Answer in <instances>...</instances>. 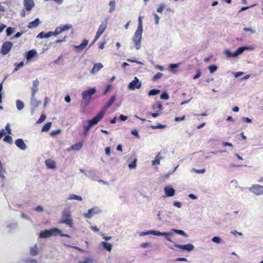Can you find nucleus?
I'll return each mask as SVG.
<instances>
[{"label": "nucleus", "mask_w": 263, "mask_h": 263, "mask_svg": "<svg viewBox=\"0 0 263 263\" xmlns=\"http://www.w3.org/2000/svg\"><path fill=\"white\" fill-rule=\"evenodd\" d=\"M103 67V65L101 63H96L92 69L90 71V73L92 74H96Z\"/></svg>", "instance_id": "obj_21"}, {"label": "nucleus", "mask_w": 263, "mask_h": 263, "mask_svg": "<svg viewBox=\"0 0 263 263\" xmlns=\"http://www.w3.org/2000/svg\"><path fill=\"white\" fill-rule=\"evenodd\" d=\"M179 65V64H171L169 66V69L171 71H173L174 69L177 68Z\"/></svg>", "instance_id": "obj_56"}, {"label": "nucleus", "mask_w": 263, "mask_h": 263, "mask_svg": "<svg viewBox=\"0 0 263 263\" xmlns=\"http://www.w3.org/2000/svg\"><path fill=\"white\" fill-rule=\"evenodd\" d=\"M174 246L179 249L186 250L188 252H190V251L193 250L194 248V246L191 243H188L186 245H178L176 243H174Z\"/></svg>", "instance_id": "obj_15"}, {"label": "nucleus", "mask_w": 263, "mask_h": 263, "mask_svg": "<svg viewBox=\"0 0 263 263\" xmlns=\"http://www.w3.org/2000/svg\"><path fill=\"white\" fill-rule=\"evenodd\" d=\"M174 234L173 232L171 231L170 232H160L159 231L154 230V235L159 236H165L167 240L172 242V240L170 238L171 236Z\"/></svg>", "instance_id": "obj_14"}, {"label": "nucleus", "mask_w": 263, "mask_h": 263, "mask_svg": "<svg viewBox=\"0 0 263 263\" xmlns=\"http://www.w3.org/2000/svg\"><path fill=\"white\" fill-rule=\"evenodd\" d=\"M201 72L200 70H198L197 71V73H196V75L194 77L193 79L194 80L197 79L201 76Z\"/></svg>", "instance_id": "obj_61"}, {"label": "nucleus", "mask_w": 263, "mask_h": 263, "mask_svg": "<svg viewBox=\"0 0 263 263\" xmlns=\"http://www.w3.org/2000/svg\"><path fill=\"white\" fill-rule=\"evenodd\" d=\"M37 52L34 49H31L26 53V59L28 61H30L32 59L37 55Z\"/></svg>", "instance_id": "obj_19"}, {"label": "nucleus", "mask_w": 263, "mask_h": 263, "mask_svg": "<svg viewBox=\"0 0 263 263\" xmlns=\"http://www.w3.org/2000/svg\"><path fill=\"white\" fill-rule=\"evenodd\" d=\"M116 99V95H113L110 100L106 103L102 109L98 113L96 117L100 120H101L104 116L106 110L114 103Z\"/></svg>", "instance_id": "obj_5"}, {"label": "nucleus", "mask_w": 263, "mask_h": 263, "mask_svg": "<svg viewBox=\"0 0 263 263\" xmlns=\"http://www.w3.org/2000/svg\"><path fill=\"white\" fill-rule=\"evenodd\" d=\"M60 133H61V130L59 129L54 130H52L50 133V135L52 136H54L59 134Z\"/></svg>", "instance_id": "obj_58"}, {"label": "nucleus", "mask_w": 263, "mask_h": 263, "mask_svg": "<svg viewBox=\"0 0 263 263\" xmlns=\"http://www.w3.org/2000/svg\"><path fill=\"white\" fill-rule=\"evenodd\" d=\"M165 127H166V125H162L161 124H158L157 125H156V126L155 125H151V128L153 129H157V128L161 129V128H165Z\"/></svg>", "instance_id": "obj_50"}, {"label": "nucleus", "mask_w": 263, "mask_h": 263, "mask_svg": "<svg viewBox=\"0 0 263 263\" xmlns=\"http://www.w3.org/2000/svg\"><path fill=\"white\" fill-rule=\"evenodd\" d=\"M62 33L61 28L59 27L56 28L54 32L51 31L52 36H57Z\"/></svg>", "instance_id": "obj_45"}, {"label": "nucleus", "mask_w": 263, "mask_h": 263, "mask_svg": "<svg viewBox=\"0 0 263 263\" xmlns=\"http://www.w3.org/2000/svg\"><path fill=\"white\" fill-rule=\"evenodd\" d=\"M119 120L121 121H125V120H127V116H125L123 115H121L120 116H119Z\"/></svg>", "instance_id": "obj_64"}, {"label": "nucleus", "mask_w": 263, "mask_h": 263, "mask_svg": "<svg viewBox=\"0 0 263 263\" xmlns=\"http://www.w3.org/2000/svg\"><path fill=\"white\" fill-rule=\"evenodd\" d=\"M39 252V249L37 247V245L35 244L30 249V254L31 256H36Z\"/></svg>", "instance_id": "obj_26"}, {"label": "nucleus", "mask_w": 263, "mask_h": 263, "mask_svg": "<svg viewBox=\"0 0 263 263\" xmlns=\"http://www.w3.org/2000/svg\"><path fill=\"white\" fill-rule=\"evenodd\" d=\"M15 144L21 150H26L27 148L26 144L24 143L22 139H18L15 140Z\"/></svg>", "instance_id": "obj_18"}, {"label": "nucleus", "mask_w": 263, "mask_h": 263, "mask_svg": "<svg viewBox=\"0 0 263 263\" xmlns=\"http://www.w3.org/2000/svg\"><path fill=\"white\" fill-rule=\"evenodd\" d=\"M165 8H166L165 4L164 3H161L159 7L157 8V11L159 13H161Z\"/></svg>", "instance_id": "obj_42"}, {"label": "nucleus", "mask_w": 263, "mask_h": 263, "mask_svg": "<svg viewBox=\"0 0 263 263\" xmlns=\"http://www.w3.org/2000/svg\"><path fill=\"white\" fill-rule=\"evenodd\" d=\"M127 87L129 90L139 89L141 87V83L137 77H135L134 80L129 83Z\"/></svg>", "instance_id": "obj_10"}, {"label": "nucleus", "mask_w": 263, "mask_h": 263, "mask_svg": "<svg viewBox=\"0 0 263 263\" xmlns=\"http://www.w3.org/2000/svg\"><path fill=\"white\" fill-rule=\"evenodd\" d=\"M68 200H77L79 201H81L82 200V198L81 196L75 195V194H70L68 198Z\"/></svg>", "instance_id": "obj_32"}, {"label": "nucleus", "mask_w": 263, "mask_h": 263, "mask_svg": "<svg viewBox=\"0 0 263 263\" xmlns=\"http://www.w3.org/2000/svg\"><path fill=\"white\" fill-rule=\"evenodd\" d=\"M109 6H110L109 12H112L115 9V2L114 1H110L109 3Z\"/></svg>", "instance_id": "obj_39"}, {"label": "nucleus", "mask_w": 263, "mask_h": 263, "mask_svg": "<svg viewBox=\"0 0 263 263\" xmlns=\"http://www.w3.org/2000/svg\"><path fill=\"white\" fill-rule=\"evenodd\" d=\"M88 40H84L83 41L82 43L80 45L75 46V48L77 50L81 51V50H83L86 47V46L88 44Z\"/></svg>", "instance_id": "obj_25"}, {"label": "nucleus", "mask_w": 263, "mask_h": 263, "mask_svg": "<svg viewBox=\"0 0 263 263\" xmlns=\"http://www.w3.org/2000/svg\"><path fill=\"white\" fill-rule=\"evenodd\" d=\"M107 25V20L106 19L105 21L103 22L99 26V27L97 30L96 36L95 37V39L92 43L93 44L95 42H96L98 39L100 37V36L102 34V33L105 31L106 29Z\"/></svg>", "instance_id": "obj_6"}, {"label": "nucleus", "mask_w": 263, "mask_h": 263, "mask_svg": "<svg viewBox=\"0 0 263 263\" xmlns=\"http://www.w3.org/2000/svg\"><path fill=\"white\" fill-rule=\"evenodd\" d=\"M154 16L155 17V23L156 25H158L159 24V17L157 14L156 13H154Z\"/></svg>", "instance_id": "obj_60"}, {"label": "nucleus", "mask_w": 263, "mask_h": 263, "mask_svg": "<svg viewBox=\"0 0 263 263\" xmlns=\"http://www.w3.org/2000/svg\"><path fill=\"white\" fill-rule=\"evenodd\" d=\"M60 28H61L62 32L65 31H66L71 28V26L69 25H65L59 26Z\"/></svg>", "instance_id": "obj_44"}, {"label": "nucleus", "mask_w": 263, "mask_h": 263, "mask_svg": "<svg viewBox=\"0 0 263 263\" xmlns=\"http://www.w3.org/2000/svg\"><path fill=\"white\" fill-rule=\"evenodd\" d=\"M24 6L27 11H30L34 6L33 0H24Z\"/></svg>", "instance_id": "obj_17"}, {"label": "nucleus", "mask_w": 263, "mask_h": 263, "mask_svg": "<svg viewBox=\"0 0 263 263\" xmlns=\"http://www.w3.org/2000/svg\"><path fill=\"white\" fill-rule=\"evenodd\" d=\"M243 30L245 31H249L252 34H254L255 33V30H253L252 28L245 27V28H243Z\"/></svg>", "instance_id": "obj_59"}, {"label": "nucleus", "mask_w": 263, "mask_h": 263, "mask_svg": "<svg viewBox=\"0 0 263 263\" xmlns=\"http://www.w3.org/2000/svg\"><path fill=\"white\" fill-rule=\"evenodd\" d=\"M15 31V29L11 27H9L6 29L7 36H10Z\"/></svg>", "instance_id": "obj_41"}, {"label": "nucleus", "mask_w": 263, "mask_h": 263, "mask_svg": "<svg viewBox=\"0 0 263 263\" xmlns=\"http://www.w3.org/2000/svg\"><path fill=\"white\" fill-rule=\"evenodd\" d=\"M60 223H64L70 228H72L73 223L71 218V213L69 209H65L62 213V217Z\"/></svg>", "instance_id": "obj_2"}, {"label": "nucleus", "mask_w": 263, "mask_h": 263, "mask_svg": "<svg viewBox=\"0 0 263 263\" xmlns=\"http://www.w3.org/2000/svg\"><path fill=\"white\" fill-rule=\"evenodd\" d=\"M209 69L210 72L212 73L217 70V67L215 65H211L209 66Z\"/></svg>", "instance_id": "obj_48"}, {"label": "nucleus", "mask_w": 263, "mask_h": 263, "mask_svg": "<svg viewBox=\"0 0 263 263\" xmlns=\"http://www.w3.org/2000/svg\"><path fill=\"white\" fill-rule=\"evenodd\" d=\"M162 108H163V107H162V105L161 104V103L159 102L156 103L155 104H154L153 106V109L154 110H155L156 109H158L161 110L162 109Z\"/></svg>", "instance_id": "obj_46"}, {"label": "nucleus", "mask_w": 263, "mask_h": 263, "mask_svg": "<svg viewBox=\"0 0 263 263\" xmlns=\"http://www.w3.org/2000/svg\"><path fill=\"white\" fill-rule=\"evenodd\" d=\"M164 192L167 197H172L175 195V190L170 186H166L164 187Z\"/></svg>", "instance_id": "obj_20"}, {"label": "nucleus", "mask_w": 263, "mask_h": 263, "mask_svg": "<svg viewBox=\"0 0 263 263\" xmlns=\"http://www.w3.org/2000/svg\"><path fill=\"white\" fill-rule=\"evenodd\" d=\"M101 245L103 248L107 251L110 252L112 249V245L106 241H102L101 243Z\"/></svg>", "instance_id": "obj_27"}, {"label": "nucleus", "mask_w": 263, "mask_h": 263, "mask_svg": "<svg viewBox=\"0 0 263 263\" xmlns=\"http://www.w3.org/2000/svg\"><path fill=\"white\" fill-rule=\"evenodd\" d=\"M142 32V21L141 16H140L138 18V26L133 37V41L135 44V47L137 50H139L141 47Z\"/></svg>", "instance_id": "obj_1"}, {"label": "nucleus", "mask_w": 263, "mask_h": 263, "mask_svg": "<svg viewBox=\"0 0 263 263\" xmlns=\"http://www.w3.org/2000/svg\"><path fill=\"white\" fill-rule=\"evenodd\" d=\"M149 234H154V230H149L146 232H141L139 233V235L141 236H144L145 235H149Z\"/></svg>", "instance_id": "obj_37"}, {"label": "nucleus", "mask_w": 263, "mask_h": 263, "mask_svg": "<svg viewBox=\"0 0 263 263\" xmlns=\"http://www.w3.org/2000/svg\"><path fill=\"white\" fill-rule=\"evenodd\" d=\"M102 212V210L99 207L94 206L89 209L87 213H84L83 216L86 218L90 219L94 215L101 213Z\"/></svg>", "instance_id": "obj_7"}, {"label": "nucleus", "mask_w": 263, "mask_h": 263, "mask_svg": "<svg viewBox=\"0 0 263 263\" xmlns=\"http://www.w3.org/2000/svg\"><path fill=\"white\" fill-rule=\"evenodd\" d=\"M35 210L38 212H42L44 211V208L43 206H42L41 205H38L35 209Z\"/></svg>", "instance_id": "obj_63"}, {"label": "nucleus", "mask_w": 263, "mask_h": 263, "mask_svg": "<svg viewBox=\"0 0 263 263\" xmlns=\"http://www.w3.org/2000/svg\"><path fill=\"white\" fill-rule=\"evenodd\" d=\"M41 23V21L39 18H36L34 21L29 23L27 27L29 29H33L36 28Z\"/></svg>", "instance_id": "obj_23"}, {"label": "nucleus", "mask_w": 263, "mask_h": 263, "mask_svg": "<svg viewBox=\"0 0 263 263\" xmlns=\"http://www.w3.org/2000/svg\"><path fill=\"white\" fill-rule=\"evenodd\" d=\"M86 177L90 178L91 179L96 181L99 178V177L97 176L96 171L94 170H89L88 172L86 173Z\"/></svg>", "instance_id": "obj_22"}, {"label": "nucleus", "mask_w": 263, "mask_h": 263, "mask_svg": "<svg viewBox=\"0 0 263 263\" xmlns=\"http://www.w3.org/2000/svg\"><path fill=\"white\" fill-rule=\"evenodd\" d=\"M3 140L5 142H7L9 144L12 143V141H13L12 138L11 136H10L9 135L6 136Z\"/></svg>", "instance_id": "obj_43"}, {"label": "nucleus", "mask_w": 263, "mask_h": 263, "mask_svg": "<svg viewBox=\"0 0 263 263\" xmlns=\"http://www.w3.org/2000/svg\"><path fill=\"white\" fill-rule=\"evenodd\" d=\"M250 48L248 46H242L239 47L236 51L232 53L229 49H227L224 51L225 54L228 58H236L241 54L245 50L250 49Z\"/></svg>", "instance_id": "obj_4"}, {"label": "nucleus", "mask_w": 263, "mask_h": 263, "mask_svg": "<svg viewBox=\"0 0 263 263\" xmlns=\"http://www.w3.org/2000/svg\"><path fill=\"white\" fill-rule=\"evenodd\" d=\"M93 262V259L91 258H86L84 260L79 261L80 263H92Z\"/></svg>", "instance_id": "obj_47"}, {"label": "nucleus", "mask_w": 263, "mask_h": 263, "mask_svg": "<svg viewBox=\"0 0 263 263\" xmlns=\"http://www.w3.org/2000/svg\"><path fill=\"white\" fill-rule=\"evenodd\" d=\"M172 231L173 232V233H177L179 235H182L185 237H187L188 236L187 234L185 232H184L183 230L173 229H172Z\"/></svg>", "instance_id": "obj_31"}, {"label": "nucleus", "mask_w": 263, "mask_h": 263, "mask_svg": "<svg viewBox=\"0 0 263 263\" xmlns=\"http://www.w3.org/2000/svg\"><path fill=\"white\" fill-rule=\"evenodd\" d=\"M5 172V169L4 168L1 162L0 161V178L4 179L5 178V176L4 174Z\"/></svg>", "instance_id": "obj_38"}, {"label": "nucleus", "mask_w": 263, "mask_h": 263, "mask_svg": "<svg viewBox=\"0 0 263 263\" xmlns=\"http://www.w3.org/2000/svg\"><path fill=\"white\" fill-rule=\"evenodd\" d=\"M13 43L9 41H6L3 43L0 53L3 55H6L11 49Z\"/></svg>", "instance_id": "obj_9"}, {"label": "nucleus", "mask_w": 263, "mask_h": 263, "mask_svg": "<svg viewBox=\"0 0 263 263\" xmlns=\"http://www.w3.org/2000/svg\"><path fill=\"white\" fill-rule=\"evenodd\" d=\"M52 36L51 31L48 32L47 33H45L42 31L40 32L37 36V38L39 39H43V38H48Z\"/></svg>", "instance_id": "obj_24"}, {"label": "nucleus", "mask_w": 263, "mask_h": 263, "mask_svg": "<svg viewBox=\"0 0 263 263\" xmlns=\"http://www.w3.org/2000/svg\"><path fill=\"white\" fill-rule=\"evenodd\" d=\"M16 106L18 110H22L25 106L24 102L20 100L16 101Z\"/></svg>", "instance_id": "obj_30"}, {"label": "nucleus", "mask_w": 263, "mask_h": 263, "mask_svg": "<svg viewBox=\"0 0 263 263\" xmlns=\"http://www.w3.org/2000/svg\"><path fill=\"white\" fill-rule=\"evenodd\" d=\"M160 92V90L157 89H153L149 91L148 92V95L151 96H155L156 95Z\"/></svg>", "instance_id": "obj_35"}, {"label": "nucleus", "mask_w": 263, "mask_h": 263, "mask_svg": "<svg viewBox=\"0 0 263 263\" xmlns=\"http://www.w3.org/2000/svg\"><path fill=\"white\" fill-rule=\"evenodd\" d=\"M159 155H160V153H159L158 154V155L156 156V159L152 161V164L153 165H154L155 164H160V161L161 159V157H159Z\"/></svg>", "instance_id": "obj_40"}, {"label": "nucleus", "mask_w": 263, "mask_h": 263, "mask_svg": "<svg viewBox=\"0 0 263 263\" xmlns=\"http://www.w3.org/2000/svg\"><path fill=\"white\" fill-rule=\"evenodd\" d=\"M250 191L256 195L263 194V186L258 184H254L249 189Z\"/></svg>", "instance_id": "obj_12"}, {"label": "nucleus", "mask_w": 263, "mask_h": 263, "mask_svg": "<svg viewBox=\"0 0 263 263\" xmlns=\"http://www.w3.org/2000/svg\"><path fill=\"white\" fill-rule=\"evenodd\" d=\"M46 119V116L44 114H42L39 119L37 121V123H41L45 121Z\"/></svg>", "instance_id": "obj_55"}, {"label": "nucleus", "mask_w": 263, "mask_h": 263, "mask_svg": "<svg viewBox=\"0 0 263 263\" xmlns=\"http://www.w3.org/2000/svg\"><path fill=\"white\" fill-rule=\"evenodd\" d=\"M7 228L8 229V231L11 232L17 228V222H12L7 225Z\"/></svg>", "instance_id": "obj_29"}, {"label": "nucleus", "mask_w": 263, "mask_h": 263, "mask_svg": "<svg viewBox=\"0 0 263 263\" xmlns=\"http://www.w3.org/2000/svg\"><path fill=\"white\" fill-rule=\"evenodd\" d=\"M51 126V122H48L46 123L42 128V132H47L49 130V129L50 128Z\"/></svg>", "instance_id": "obj_33"}, {"label": "nucleus", "mask_w": 263, "mask_h": 263, "mask_svg": "<svg viewBox=\"0 0 263 263\" xmlns=\"http://www.w3.org/2000/svg\"><path fill=\"white\" fill-rule=\"evenodd\" d=\"M127 61L130 62L137 63V64H143V63L141 62L137 61L136 59V58H133L132 59H127Z\"/></svg>", "instance_id": "obj_57"}, {"label": "nucleus", "mask_w": 263, "mask_h": 263, "mask_svg": "<svg viewBox=\"0 0 263 263\" xmlns=\"http://www.w3.org/2000/svg\"><path fill=\"white\" fill-rule=\"evenodd\" d=\"M39 81L37 79L34 80L32 82V87L31 88V96L35 97L36 93L39 91Z\"/></svg>", "instance_id": "obj_16"}, {"label": "nucleus", "mask_w": 263, "mask_h": 263, "mask_svg": "<svg viewBox=\"0 0 263 263\" xmlns=\"http://www.w3.org/2000/svg\"><path fill=\"white\" fill-rule=\"evenodd\" d=\"M62 231L57 228L51 229L50 230H45L41 231L40 233V238H46L52 236H57L58 234L61 233Z\"/></svg>", "instance_id": "obj_3"}, {"label": "nucleus", "mask_w": 263, "mask_h": 263, "mask_svg": "<svg viewBox=\"0 0 263 263\" xmlns=\"http://www.w3.org/2000/svg\"><path fill=\"white\" fill-rule=\"evenodd\" d=\"M160 98L163 100H167L169 99V96L167 92H164L161 95Z\"/></svg>", "instance_id": "obj_51"}, {"label": "nucleus", "mask_w": 263, "mask_h": 263, "mask_svg": "<svg viewBox=\"0 0 263 263\" xmlns=\"http://www.w3.org/2000/svg\"><path fill=\"white\" fill-rule=\"evenodd\" d=\"M82 146V143H78L77 144H75L71 146V148L73 150H76L79 151L80 150Z\"/></svg>", "instance_id": "obj_34"}, {"label": "nucleus", "mask_w": 263, "mask_h": 263, "mask_svg": "<svg viewBox=\"0 0 263 263\" xmlns=\"http://www.w3.org/2000/svg\"><path fill=\"white\" fill-rule=\"evenodd\" d=\"M46 165L50 168L53 169L55 168V164L54 161L48 159L45 161Z\"/></svg>", "instance_id": "obj_28"}, {"label": "nucleus", "mask_w": 263, "mask_h": 263, "mask_svg": "<svg viewBox=\"0 0 263 263\" xmlns=\"http://www.w3.org/2000/svg\"><path fill=\"white\" fill-rule=\"evenodd\" d=\"M128 162L132 161H137V157L135 154H133L128 159Z\"/></svg>", "instance_id": "obj_52"}, {"label": "nucleus", "mask_w": 263, "mask_h": 263, "mask_svg": "<svg viewBox=\"0 0 263 263\" xmlns=\"http://www.w3.org/2000/svg\"><path fill=\"white\" fill-rule=\"evenodd\" d=\"M137 161H132L129 162L128 167L130 169H134L136 167Z\"/></svg>", "instance_id": "obj_54"}, {"label": "nucleus", "mask_w": 263, "mask_h": 263, "mask_svg": "<svg viewBox=\"0 0 263 263\" xmlns=\"http://www.w3.org/2000/svg\"><path fill=\"white\" fill-rule=\"evenodd\" d=\"M42 102L36 99L35 97H31L30 106L31 114H33L37 108L41 104Z\"/></svg>", "instance_id": "obj_11"}, {"label": "nucleus", "mask_w": 263, "mask_h": 263, "mask_svg": "<svg viewBox=\"0 0 263 263\" xmlns=\"http://www.w3.org/2000/svg\"><path fill=\"white\" fill-rule=\"evenodd\" d=\"M212 241L215 243L219 244L221 243L222 240H221V239L220 238V237H219L218 236H215L212 238Z\"/></svg>", "instance_id": "obj_49"}, {"label": "nucleus", "mask_w": 263, "mask_h": 263, "mask_svg": "<svg viewBox=\"0 0 263 263\" xmlns=\"http://www.w3.org/2000/svg\"><path fill=\"white\" fill-rule=\"evenodd\" d=\"M14 65L16 66V67L13 69L12 72L13 73L17 71L18 68L23 67L24 65V63L23 62H21L20 63H15Z\"/></svg>", "instance_id": "obj_36"}, {"label": "nucleus", "mask_w": 263, "mask_h": 263, "mask_svg": "<svg viewBox=\"0 0 263 263\" xmlns=\"http://www.w3.org/2000/svg\"><path fill=\"white\" fill-rule=\"evenodd\" d=\"M96 92V89L93 87L89 89L84 90L82 92V98L84 100H89L90 97Z\"/></svg>", "instance_id": "obj_13"}, {"label": "nucleus", "mask_w": 263, "mask_h": 263, "mask_svg": "<svg viewBox=\"0 0 263 263\" xmlns=\"http://www.w3.org/2000/svg\"><path fill=\"white\" fill-rule=\"evenodd\" d=\"M162 75H163V74L162 73H160V72L157 73L156 74H155L154 76V77L153 78V80L154 81H157V80H158L160 78H161Z\"/></svg>", "instance_id": "obj_53"}, {"label": "nucleus", "mask_w": 263, "mask_h": 263, "mask_svg": "<svg viewBox=\"0 0 263 263\" xmlns=\"http://www.w3.org/2000/svg\"><path fill=\"white\" fill-rule=\"evenodd\" d=\"M101 120L98 118L96 116L93 117L92 119L88 121V125L84 126V134L86 136L87 135L90 129L94 125H96Z\"/></svg>", "instance_id": "obj_8"}, {"label": "nucleus", "mask_w": 263, "mask_h": 263, "mask_svg": "<svg viewBox=\"0 0 263 263\" xmlns=\"http://www.w3.org/2000/svg\"><path fill=\"white\" fill-rule=\"evenodd\" d=\"M111 88V85L110 84L108 85L104 91V94L106 95L107 92H108L110 90Z\"/></svg>", "instance_id": "obj_62"}]
</instances>
